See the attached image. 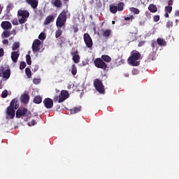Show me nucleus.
I'll return each instance as SVG.
<instances>
[{
  "instance_id": "nucleus-62",
  "label": "nucleus",
  "mask_w": 179,
  "mask_h": 179,
  "mask_svg": "<svg viewBox=\"0 0 179 179\" xmlns=\"http://www.w3.org/2000/svg\"><path fill=\"white\" fill-rule=\"evenodd\" d=\"M10 40H12V38H10Z\"/></svg>"
},
{
  "instance_id": "nucleus-50",
  "label": "nucleus",
  "mask_w": 179,
  "mask_h": 179,
  "mask_svg": "<svg viewBox=\"0 0 179 179\" xmlns=\"http://www.w3.org/2000/svg\"><path fill=\"white\" fill-rule=\"evenodd\" d=\"M4 54L3 48H0V57H3Z\"/></svg>"
},
{
  "instance_id": "nucleus-60",
  "label": "nucleus",
  "mask_w": 179,
  "mask_h": 179,
  "mask_svg": "<svg viewBox=\"0 0 179 179\" xmlns=\"http://www.w3.org/2000/svg\"><path fill=\"white\" fill-rule=\"evenodd\" d=\"M113 24H115V21H112Z\"/></svg>"
},
{
  "instance_id": "nucleus-45",
  "label": "nucleus",
  "mask_w": 179,
  "mask_h": 179,
  "mask_svg": "<svg viewBox=\"0 0 179 179\" xmlns=\"http://www.w3.org/2000/svg\"><path fill=\"white\" fill-rule=\"evenodd\" d=\"M154 22H159L160 20V15H155L153 17Z\"/></svg>"
},
{
  "instance_id": "nucleus-24",
  "label": "nucleus",
  "mask_w": 179,
  "mask_h": 179,
  "mask_svg": "<svg viewBox=\"0 0 179 179\" xmlns=\"http://www.w3.org/2000/svg\"><path fill=\"white\" fill-rule=\"evenodd\" d=\"M81 110H82L81 106L75 107L73 109L70 110V114L71 115L78 114V113H80Z\"/></svg>"
},
{
  "instance_id": "nucleus-11",
  "label": "nucleus",
  "mask_w": 179,
  "mask_h": 179,
  "mask_svg": "<svg viewBox=\"0 0 179 179\" xmlns=\"http://www.w3.org/2000/svg\"><path fill=\"white\" fill-rule=\"evenodd\" d=\"M71 55L73 56L72 59L75 64H79L80 62V56H79V51L78 50L71 52Z\"/></svg>"
},
{
  "instance_id": "nucleus-33",
  "label": "nucleus",
  "mask_w": 179,
  "mask_h": 179,
  "mask_svg": "<svg viewBox=\"0 0 179 179\" xmlns=\"http://www.w3.org/2000/svg\"><path fill=\"white\" fill-rule=\"evenodd\" d=\"M71 73H72V75H73V76H75V75H76V73H78V69L76 68V64L72 65Z\"/></svg>"
},
{
  "instance_id": "nucleus-61",
  "label": "nucleus",
  "mask_w": 179,
  "mask_h": 179,
  "mask_svg": "<svg viewBox=\"0 0 179 179\" xmlns=\"http://www.w3.org/2000/svg\"><path fill=\"white\" fill-rule=\"evenodd\" d=\"M125 76H126V77H128V76H129V75H128V74H126V75H125Z\"/></svg>"
},
{
  "instance_id": "nucleus-54",
  "label": "nucleus",
  "mask_w": 179,
  "mask_h": 179,
  "mask_svg": "<svg viewBox=\"0 0 179 179\" xmlns=\"http://www.w3.org/2000/svg\"><path fill=\"white\" fill-rule=\"evenodd\" d=\"M138 69H134V70H132V74L133 75H137V73H138Z\"/></svg>"
},
{
  "instance_id": "nucleus-63",
  "label": "nucleus",
  "mask_w": 179,
  "mask_h": 179,
  "mask_svg": "<svg viewBox=\"0 0 179 179\" xmlns=\"http://www.w3.org/2000/svg\"><path fill=\"white\" fill-rule=\"evenodd\" d=\"M0 87H1V84H0Z\"/></svg>"
},
{
  "instance_id": "nucleus-4",
  "label": "nucleus",
  "mask_w": 179,
  "mask_h": 179,
  "mask_svg": "<svg viewBox=\"0 0 179 179\" xmlns=\"http://www.w3.org/2000/svg\"><path fill=\"white\" fill-rule=\"evenodd\" d=\"M17 16L21 17V18L18 20L20 24H24V22H27V18L30 16V13L26 10H19L17 11Z\"/></svg>"
},
{
  "instance_id": "nucleus-27",
  "label": "nucleus",
  "mask_w": 179,
  "mask_h": 179,
  "mask_svg": "<svg viewBox=\"0 0 179 179\" xmlns=\"http://www.w3.org/2000/svg\"><path fill=\"white\" fill-rule=\"evenodd\" d=\"M112 33H113V31H111V29H105L103 31L102 36L106 38L110 37Z\"/></svg>"
},
{
  "instance_id": "nucleus-15",
  "label": "nucleus",
  "mask_w": 179,
  "mask_h": 179,
  "mask_svg": "<svg viewBox=\"0 0 179 179\" xmlns=\"http://www.w3.org/2000/svg\"><path fill=\"white\" fill-rule=\"evenodd\" d=\"M20 56V52H19V51H13L11 52L10 57L14 64H16V62H17V59H19Z\"/></svg>"
},
{
  "instance_id": "nucleus-26",
  "label": "nucleus",
  "mask_w": 179,
  "mask_h": 179,
  "mask_svg": "<svg viewBox=\"0 0 179 179\" xmlns=\"http://www.w3.org/2000/svg\"><path fill=\"white\" fill-rule=\"evenodd\" d=\"M3 79H9L10 78V69H6L3 72Z\"/></svg>"
},
{
  "instance_id": "nucleus-9",
  "label": "nucleus",
  "mask_w": 179,
  "mask_h": 179,
  "mask_svg": "<svg viewBox=\"0 0 179 179\" xmlns=\"http://www.w3.org/2000/svg\"><path fill=\"white\" fill-rule=\"evenodd\" d=\"M83 38L87 48H92V47H93V40L90 35L87 33L84 34Z\"/></svg>"
},
{
  "instance_id": "nucleus-57",
  "label": "nucleus",
  "mask_w": 179,
  "mask_h": 179,
  "mask_svg": "<svg viewBox=\"0 0 179 179\" xmlns=\"http://www.w3.org/2000/svg\"><path fill=\"white\" fill-rule=\"evenodd\" d=\"M175 16L178 17L179 16V10H176L175 13Z\"/></svg>"
},
{
  "instance_id": "nucleus-12",
  "label": "nucleus",
  "mask_w": 179,
  "mask_h": 179,
  "mask_svg": "<svg viewBox=\"0 0 179 179\" xmlns=\"http://www.w3.org/2000/svg\"><path fill=\"white\" fill-rule=\"evenodd\" d=\"M43 104L45 108H52V107H54V101L51 99V98H45L43 100Z\"/></svg>"
},
{
  "instance_id": "nucleus-46",
  "label": "nucleus",
  "mask_w": 179,
  "mask_h": 179,
  "mask_svg": "<svg viewBox=\"0 0 179 179\" xmlns=\"http://www.w3.org/2000/svg\"><path fill=\"white\" fill-rule=\"evenodd\" d=\"M73 33H78V31H79V28H78V26H73Z\"/></svg>"
},
{
  "instance_id": "nucleus-64",
  "label": "nucleus",
  "mask_w": 179,
  "mask_h": 179,
  "mask_svg": "<svg viewBox=\"0 0 179 179\" xmlns=\"http://www.w3.org/2000/svg\"><path fill=\"white\" fill-rule=\"evenodd\" d=\"M65 1H68V0H65Z\"/></svg>"
},
{
  "instance_id": "nucleus-36",
  "label": "nucleus",
  "mask_w": 179,
  "mask_h": 179,
  "mask_svg": "<svg viewBox=\"0 0 179 179\" xmlns=\"http://www.w3.org/2000/svg\"><path fill=\"white\" fill-rule=\"evenodd\" d=\"M26 61L27 65H31V57H30V55H26Z\"/></svg>"
},
{
  "instance_id": "nucleus-7",
  "label": "nucleus",
  "mask_w": 179,
  "mask_h": 179,
  "mask_svg": "<svg viewBox=\"0 0 179 179\" xmlns=\"http://www.w3.org/2000/svg\"><path fill=\"white\" fill-rule=\"evenodd\" d=\"M124 4L122 2L118 3L117 6H114V5H110L109 6V9L110 12L111 13H117V12H121L122 10H124Z\"/></svg>"
},
{
  "instance_id": "nucleus-28",
  "label": "nucleus",
  "mask_w": 179,
  "mask_h": 179,
  "mask_svg": "<svg viewBox=\"0 0 179 179\" xmlns=\"http://www.w3.org/2000/svg\"><path fill=\"white\" fill-rule=\"evenodd\" d=\"M10 31L9 30H5L2 34H1V37L2 38H8V37H10Z\"/></svg>"
},
{
  "instance_id": "nucleus-44",
  "label": "nucleus",
  "mask_w": 179,
  "mask_h": 179,
  "mask_svg": "<svg viewBox=\"0 0 179 179\" xmlns=\"http://www.w3.org/2000/svg\"><path fill=\"white\" fill-rule=\"evenodd\" d=\"M134 19H135L134 15H131L130 17H124V20H131V22H132V20H134Z\"/></svg>"
},
{
  "instance_id": "nucleus-1",
  "label": "nucleus",
  "mask_w": 179,
  "mask_h": 179,
  "mask_svg": "<svg viewBox=\"0 0 179 179\" xmlns=\"http://www.w3.org/2000/svg\"><path fill=\"white\" fill-rule=\"evenodd\" d=\"M139 59H142V55L138 50H133L127 59V62L131 66H139L141 65Z\"/></svg>"
},
{
  "instance_id": "nucleus-56",
  "label": "nucleus",
  "mask_w": 179,
  "mask_h": 179,
  "mask_svg": "<svg viewBox=\"0 0 179 179\" xmlns=\"http://www.w3.org/2000/svg\"><path fill=\"white\" fill-rule=\"evenodd\" d=\"M37 122H36V120H32L30 122L31 125H36Z\"/></svg>"
},
{
  "instance_id": "nucleus-49",
  "label": "nucleus",
  "mask_w": 179,
  "mask_h": 179,
  "mask_svg": "<svg viewBox=\"0 0 179 179\" xmlns=\"http://www.w3.org/2000/svg\"><path fill=\"white\" fill-rule=\"evenodd\" d=\"M12 24H13L14 26H17V24H19V22H17V20H13Z\"/></svg>"
},
{
  "instance_id": "nucleus-21",
  "label": "nucleus",
  "mask_w": 179,
  "mask_h": 179,
  "mask_svg": "<svg viewBox=\"0 0 179 179\" xmlns=\"http://www.w3.org/2000/svg\"><path fill=\"white\" fill-rule=\"evenodd\" d=\"M101 59L103 61V62H106L107 64H110L111 62V57L107 55H103L101 57Z\"/></svg>"
},
{
  "instance_id": "nucleus-34",
  "label": "nucleus",
  "mask_w": 179,
  "mask_h": 179,
  "mask_svg": "<svg viewBox=\"0 0 179 179\" xmlns=\"http://www.w3.org/2000/svg\"><path fill=\"white\" fill-rule=\"evenodd\" d=\"M61 36H62V30L59 29L55 31V37L56 38H59V37H61Z\"/></svg>"
},
{
  "instance_id": "nucleus-47",
  "label": "nucleus",
  "mask_w": 179,
  "mask_h": 179,
  "mask_svg": "<svg viewBox=\"0 0 179 179\" xmlns=\"http://www.w3.org/2000/svg\"><path fill=\"white\" fill-rule=\"evenodd\" d=\"M156 45H157V43H156V41H153L151 43V47L152 48V50H155Z\"/></svg>"
},
{
  "instance_id": "nucleus-48",
  "label": "nucleus",
  "mask_w": 179,
  "mask_h": 179,
  "mask_svg": "<svg viewBox=\"0 0 179 179\" xmlns=\"http://www.w3.org/2000/svg\"><path fill=\"white\" fill-rule=\"evenodd\" d=\"M3 71H5V68L1 67L0 68V78H2V75H3Z\"/></svg>"
},
{
  "instance_id": "nucleus-16",
  "label": "nucleus",
  "mask_w": 179,
  "mask_h": 179,
  "mask_svg": "<svg viewBox=\"0 0 179 179\" xmlns=\"http://www.w3.org/2000/svg\"><path fill=\"white\" fill-rule=\"evenodd\" d=\"M28 5L32 8V9H37L38 6V0H25Z\"/></svg>"
},
{
  "instance_id": "nucleus-19",
  "label": "nucleus",
  "mask_w": 179,
  "mask_h": 179,
  "mask_svg": "<svg viewBox=\"0 0 179 179\" xmlns=\"http://www.w3.org/2000/svg\"><path fill=\"white\" fill-rule=\"evenodd\" d=\"M8 108H15V110H17V108H19V104H17V99H13Z\"/></svg>"
},
{
  "instance_id": "nucleus-39",
  "label": "nucleus",
  "mask_w": 179,
  "mask_h": 179,
  "mask_svg": "<svg viewBox=\"0 0 179 179\" xmlns=\"http://www.w3.org/2000/svg\"><path fill=\"white\" fill-rule=\"evenodd\" d=\"M45 34L44 33V32H41L40 34H39V36H38V38H39V40H42V41H44V39L45 38Z\"/></svg>"
},
{
  "instance_id": "nucleus-17",
  "label": "nucleus",
  "mask_w": 179,
  "mask_h": 179,
  "mask_svg": "<svg viewBox=\"0 0 179 179\" xmlns=\"http://www.w3.org/2000/svg\"><path fill=\"white\" fill-rule=\"evenodd\" d=\"M30 100V96L28 94H24L20 96V101L22 104H27Z\"/></svg>"
},
{
  "instance_id": "nucleus-5",
  "label": "nucleus",
  "mask_w": 179,
  "mask_h": 179,
  "mask_svg": "<svg viewBox=\"0 0 179 179\" xmlns=\"http://www.w3.org/2000/svg\"><path fill=\"white\" fill-rule=\"evenodd\" d=\"M69 92L66 90H62L61 93L59 96H55L53 98V100L55 103H62L66 100V99H69Z\"/></svg>"
},
{
  "instance_id": "nucleus-6",
  "label": "nucleus",
  "mask_w": 179,
  "mask_h": 179,
  "mask_svg": "<svg viewBox=\"0 0 179 179\" xmlns=\"http://www.w3.org/2000/svg\"><path fill=\"white\" fill-rule=\"evenodd\" d=\"M94 65L96 68H99V69H103V71H106L108 66L107 63L104 62L101 58H96L94 60Z\"/></svg>"
},
{
  "instance_id": "nucleus-37",
  "label": "nucleus",
  "mask_w": 179,
  "mask_h": 179,
  "mask_svg": "<svg viewBox=\"0 0 179 179\" xmlns=\"http://www.w3.org/2000/svg\"><path fill=\"white\" fill-rule=\"evenodd\" d=\"M172 10H173V7L172 6H166L165 7V13H171Z\"/></svg>"
},
{
  "instance_id": "nucleus-51",
  "label": "nucleus",
  "mask_w": 179,
  "mask_h": 179,
  "mask_svg": "<svg viewBox=\"0 0 179 179\" xmlns=\"http://www.w3.org/2000/svg\"><path fill=\"white\" fill-rule=\"evenodd\" d=\"M145 45V41H140V42L138 43V47H142V45Z\"/></svg>"
},
{
  "instance_id": "nucleus-53",
  "label": "nucleus",
  "mask_w": 179,
  "mask_h": 179,
  "mask_svg": "<svg viewBox=\"0 0 179 179\" xmlns=\"http://www.w3.org/2000/svg\"><path fill=\"white\" fill-rule=\"evenodd\" d=\"M173 0H169L168 1V5L169 6H172L173 2Z\"/></svg>"
},
{
  "instance_id": "nucleus-59",
  "label": "nucleus",
  "mask_w": 179,
  "mask_h": 179,
  "mask_svg": "<svg viewBox=\"0 0 179 179\" xmlns=\"http://www.w3.org/2000/svg\"><path fill=\"white\" fill-rule=\"evenodd\" d=\"M2 13V6L0 4V15Z\"/></svg>"
},
{
  "instance_id": "nucleus-58",
  "label": "nucleus",
  "mask_w": 179,
  "mask_h": 179,
  "mask_svg": "<svg viewBox=\"0 0 179 179\" xmlns=\"http://www.w3.org/2000/svg\"><path fill=\"white\" fill-rule=\"evenodd\" d=\"M169 13H165V17H169Z\"/></svg>"
},
{
  "instance_id": "nucleus-32",
  "label": "nucleus",
  "mask_w": 179,
  "mask_h": 179,
  "mask_svg": "<svg viewBox=\"0 0 179 179\" xmlns=\"http://www.w3.org/2000/svg\"><path fill=\"white\" fill-rule=\"evenodd\" d=\"M19 47H20V43L19 42L14 43L12 46L13 51H16Z\"/></svg>"
},
{
  "instance_id": "nucleus-52",
  "label": "nucleus",
  "mask_w": 179,
  "mask_h": 179,
  "mask_svg": "<svg viewBox=\"0 0 179 179\" xmlns=\"http://www.w3.org/2000/svg\"><path fill=\"white\" fill-rule=\"evenodd\" d=\"M33 83H34V85H37L38 83V79L34 78Z\"/></svg>"
},
{
  "instance_id": "nucleus-55",
  "label": "nucleus",
  "mask_w": 179,
  "mask_h": 179,
  "mask_svg": "<svg viewBox=\"0 0 179 179\" xmlns=\"http://www.w3.org/2000/svg\"><path fill=\"white\" fill-rule=\"evenodd\" d=\"M3 44H9V41L8 39L3 40Z\"/></svg>"
},
{
  "instance_id": "nucleus-2",
  "label": "nucleus",
  "mask_w": 179,
  "mask_h": 179,
  "mask_svg": "<svg viewBox=\"0 0 179 179\" xmlns=\"http://www.w3.org/2000/svg\"><path fill=\"white\" fill-rule=\"evenodd\" d=\"M68 11L64 10L58 16L56 21L57 27H64L65 26V23H66V13Z\"/></svg>"
},
{
  "instance_id": "nucleus-13",
  "label": "nucleus",
  "mask_w": 179,
  "mask_h": 179,
  "mask_svg": "<svg viewBox=\"0 0 179 179\" xmlns=\"http://www.w3.org/2000/svg\"><path fill=\"white\" fill-rule=\"evenodd\" d=\"M15 110L16 109L15 108H7L6 114L8 115L10 120H13V118H15V113H16Z\"/></svg>"
},
{
  "instance_id": "nucleus-42",
  "label": "nucleus",
  "mask_w": 179,
  "mask_h": 179,
  "mask_svg": "<svg viewBox=\"0 0 179 179\" xmlns=\"http://www.w3.org/2000/svg\"><path fill=\"white\" fill-rule=\"evenodd\" d=\"M40 66H38V64H35L33 66V69H32V71L34 72H37L39 69Z\"/></svg>"
},
{
  "instance_id": "nucleus-20",
  "label": "nucleus",
  "mask_w": 179,
  "mask_h": 179,
  "mask_svg": "<svg viewBox=\"0 0 179 179\" xmlns=\"http://www.w3.org/2000/svg\"><path fill=\"white\" fill-rule=\"evenodd\" d=\"M54 15H48V17H46L44 22H43V24L45 26H48V24H50L51 23V22H54Z\"/></svg>"
},
{
  "instance_id": "nucleus-40",
  "label": "nucleus",
  "mask_w": 179,
  "mask_h": 179,
  "mask_svg": "<svg viewBox=\"0 0 179 179\" xmlns=\"http://www.w3.org/2000/svg\"><path fill=\"white\" fill-rule=\"evenodd\" d=\"M1 97L3 99H6V97H8V90H5L4 91L2 92Z\"/></svg>"
},
{
  "instance_id": "nucleus-38",
  "label": "nucleus",
  "mask_w": 179,
  "mask_h": 179,
  "mask_svg": "<svg viewBox=\"0 0 179 179\" xmlns=\"http://www.w3.org/2000/svg\"><path fill=\"white\" fill-rule=\"evenodd\" d=\"M27 64L25 62H21L20 64V69L21 71H23V69H24V68H26Z\"/></svg>"
},
{
  "instance_id": "nucleus-30",
  "label": "nucleus",
  "mask_w": 179,
  "mask_h": 179,
  "mask_svg": "<svg viewBox=\"0 0 179 179\" xmlns=\"http://www.w3.org/2000/svg\"><path fill=\"white\" fill-rule=\"evenodd\" d=\"M53 5L56 6V8H62V1H61V0H55L53 2Z\"/></svg>"
},
{
  "instance_id": "nucleus-22",
  "label": "nucleus",
  "mask_w": 179,
  "mask_h": 179,
  "mask_svg": "<svg viewBox=\"0 0 179 179\" xmlns=\"http://www.w3.org/2000/svg\"><path fill=\"white\" fill-rule=\"evenodd\" d=\"M157 43L158 45H161L163 47H166V45H167V42H166V41L163 39V38H158L157 39Z\"/></svg>"
},
{
  "instance_id": "nucleus-43",
  "label": "nucleus",
  "mask_w": 179,
  "mask_h": 179,
  "mask_svg": "<svg viewBox=\"0 0 179 179\" xmlns=\"http://www.w3.org/2000/svg\"><path fill=\"white\" fill-rule=\"evenodd\" d=\"M166 27L170 29V27H173V21H168L166 22Z\"/></svg>"
},
{
  "instance_id": "nucleus-35",
  "label": "nucleus",
  "mask_w": 179,
  "mask_h": 179,
  "mask_svg": "<svg viewBox=\"0 0 179 179\" xmlns=\"http://www.w3.org/2000/svg\"><path fill=\"white\" fill-rule=\"evenodd\" d=\"M25 73H26L27 78H31V70H30V69L26 68Z\"/></svg>"
},
{
  "instance_id": "nucleus-25",
  "label": "nucleus",
  "mask_w": 179,
  "mask_h": 179,
  "mask_svg": "<svg viewBox=\"0 0 179 179\" xmlns=\"http://www.w3.org/2000/svg\"><path fill=\"white\" fill-rule=\"evenodd\" d=\"M33 101L35 104H41V101H43V97L40 95H37L34 98Z\"/></svg>"
},
{
  "instance_id": "nucleus-31",
  "label": "nucleus",
  "mask_w": 179,
  "mask_h": 179,
  "mask_svg": "<svg viewBox=\"0 0 179 179\" xmlns=\"http://www.w3.org/2000/svg\"><path fill=\"white\" fill-rule=\"evenodd\" d=\"M130 10L131 12H133V13H134V15H139L141 10H139V9H138L137 8L135 7H131L130 8Z\"/></svg>"
},
{
  "instance_id": "nucleus-18",
  "label": "nucleus",
  "mask_w": 179,
  "mask_h": 179,
  "mask_svg": "<svg viewBox=\"0 0 179 179\" xmlns=\"http://www.w3.org/2000/svg\"><path fill=\"white\" fill-rule=\"evenodd\" d=\"M90 3L94 8H101V0H91Z\"/></svg>"
},
{
  "instance_id": "nucleus-8",
  "label": "nucleus",
  "mask_w": 179,
  "mask_h": 179,
  "mask_svg": "<svg viewBox=\"0 0 179 179\" xmlns=\"http://www.w3.org/2000/svg\"><path fill=\"white\" fill-rule=\"evenodd\" d=\"M94 86L97 92L101 94L104 93V85H103V83L101 82V80H100L99 79H96L94 81Z\"/></svg>"
},
{
  "instance_id": "nucleus-29",
  "label": "nucleus",
  "mask_w": 179,
  "mask_h": 179,
  "mask_svg": "<svg viewBox=\"0 0 179 179\" xmlns=\"http://www.w3.org/2000/svg\"><path fill=\"white\" fill-rule=\"evenodd\" d=\"M156 59V52H151L148 55V61H155Z\"/></svg>"
},
{
  "instance_id": "nucleus-3",
  "label": "nucleus",
  "mask_w": 179,
  "mask_h": 179,
  "mask_svg": "<svg viewBox=\"0 0 179 179\" xmlns=\"http://www.w3.org/2000/svg\"><path fill=\"white\" fill-rule=\"evenodd\" d=\"M15 117L16 118H22V117L31 118V112L29 111L27 108H20L16 111Z\"/></svg>"
},
{
  "instance_id": "nucleus-41",
  "label": "nucleus",
  "mask_w": 179,
  "mask_h": 179,
  "mask_svg": "<svg viewBox=\"0 0 179 179\" xmlns=\"http://www.w3.org/2000/svg\"><path fill=\"white\" fill-rule=\"evenodd\" d=\"M13 8V4L9 3L6 7V10L8 13L10 12L12 10V8Z\"/></svg>"
},
{
  "instance_id": "nucleus-23",
  "label": "nucleus",
  "mask_w": 179,
  "mask_h": 179,
  "mask_svg": "<svg viewBox=\"0 0 179 179\" xmlns=\"http://www.w3.org/2000/svg\"><path fill=\"white\" fill-rule=\"evenodd\" d=\"M148 10L152 13H156V12H157V6L155 4H150L148 6Z\"/></svg>"
},
{
  "instance_id": "nucleus-14",
  "label": "nucleus",
  "mask_w": 179,
  "mask_h": 179,
  "mask_svg": "<svg viewBox=\"0 0 179 179\" xmlns=\"http://www.w3.org/2000/svg\"><path fill=\"white\" fill-rule=\"evenodd\" d=\"M3 30H10L12 29V24L9 21H3L1 24Z\"/></svg>"
},
{
  "instance_id": "nucleus-10",
  "label": "nucleus",
  "mask_w": 179,
  "mask_h": 179,
  "mask_svg": "<svg viewBox=\"0 0 179 179\" xmlns=\"http://www.w3.org/2000/svg\"><path fill=\"white\" fill-rule=\"evenodd\" d=\"M41 44V41L38 39H36L34 41L32 44V51L33 52H40V45Z\"/></svg>"
}]
</instances>
